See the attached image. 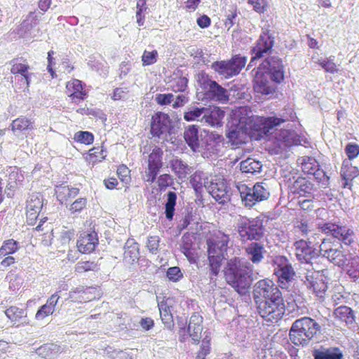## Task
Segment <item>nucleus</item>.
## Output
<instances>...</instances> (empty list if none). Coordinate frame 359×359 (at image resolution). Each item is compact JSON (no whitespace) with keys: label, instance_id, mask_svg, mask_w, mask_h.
<instances>
[{"label":"nucleus","instance_id":"41","mask_svg":"<svg viewBox=\"0 0 359 359\" xmlns=\"http://www.w3.org/2000/svg\"><path fill=\"white\" fill-rule=\"evenodd\" d=\"M184 137L188 145L195 151L199 147L198 126H189L184 133Z\"/></svg>","mask_w":359,"mask_h":359},{"label":"nucleus","instance_id":"47","mask_svg":"<svg viewBox=\"0 0 359 359\" xmlns=\"http://www.w3.org/2000/svg\"><path fill=\"white\" fill-rule=\"evenodd\" d=\"M239 126H241L240 124ZM244 134L245 132L243 129H241V128L238 129V127H236V128L229 130L226 136L229 141L232 143V144L239 145L245 142L243 138Z\"/></svg>","mask_w":359,"mask_h":359},{"label":"nucleus","instance_id":"24","mask_svg":"<svg viewBox=\"0 0 359 359\" xmlns=\"http://www.w3.org/2000/svg\"><path fill=\"white\" fill-rule=\"evenodd\" d=\"M286 186L288 190L295 194L302 196H306L308 194H311L313 189V184L306 178L298 177L294 181L289 179L286 182Z\"/></svg>","mask_w":359,"mask_h":359},{"label":"nucleus","instance_id":"21","mask_svg":"<svg viewBox=\"0 0 359 359\" xmlns=\"http://www.w3.org/2000/svg\"><path fill=\"white\" fill-rule=\"evenodd\" d=\"M273 38L269 33V29L263 31L257 41L256 46L252 49L255 55L251 59V62L255 60L259 59L264 56V53H268L273 46Z\"/></svg>","mask_w":359,"mask_h":359},{"label":"nucleus","instance_id":"49","mask_svg":"<svg viewBox=\"0 0 359 359\" xmlns=\"http://www.w3.org/2000/svg\"><path fill=\"white\" fill-rule=\"evenodd\" d=\"M188 80L184 76H176L170 81V89L175 92H184L187 88Z\"/></svg>","mask_w":359,"mask_h":359},{"label":"nucleus","instance_id":"50","mask_svg":"<svg viewBox=\"0 0 359 359\" xmlns=\"http://www.w3.org/2000/svg\"><path fill=\"white\" fill-rule=\"evenodd\" d=\"M177 196L175 192L170 191L168 194V200L165 204V216L168 219H172L175 212Z\"/></svg>","mask_w":359,"mask_h":359},{"label":"nucleus","instance_id":"60","mask_svg":"<svg viewBox=\"0 0 359 359\" xmlns=\"http://www.w3.org/2000/svg\"><path fill=\"white\" fill-rule=\"evenodd\" d=\"M53 311L50 310V308L48 306H46V304H43L41 306H39V308L38 309L36 314H35V318L36 320H43L45 318L50 316V315H53Z\"/></svg>","mask_w":359,"mask_h":359},{"label":"nucleus","instance_id":"29","mask_svg":"<svg viewBox=\"0 0 359 359\" xmlns=\"http://www.w3.org/2000/svg\"><path fill=\"white\" fill-rule=\"evenodd\" d=\"M313 359H344L343 351L337 346H320L311 352Z\"/></svg>","mask_w":359,"mask_h":359},{"label":"nucleus","instance_id":"19","mask_svg":"<svg viewBox=\"0 0 359 359\" xmlns=\"http://www.w3.org/2000/svg\"><path fill=\"white\" fill-rule=\"evenodd\" d=\"M306 286L319 299H324L327 290L329 278L323 273L318 272L316 275L306 276Z\"/></svg>","mask_w":359,"mask_h":359},{"label":"nucleus","instance_id":"55","mask_svg":"<svg viewBox=\"0 0 359 359\" xmlns=\"http://www.w3.org/2000/svg\"><path fill=\"white\" fill-rule=\"evenodd\" d=\"M87 199L86 198H79L75 200L69 208L71 213L81 212L86 208Z\"/></svg>","mask_w":359,"mask_h":359},{"label":"nucleus","instance_id":"7","mask_svg":"<svg viewBox=\"0 0 359 359\" xmlns=\"http://www.w3.org/2000/svg\"><path fill=\"white\" fill-rule=\"evenodd\" d=\"M43 199L39 193H32L26 201L25 214L27 224H34L39 220V224L46 222L48 217L43 215L40 217V212L43 208Z\"/></svg>","mask_w":359,"mask_h":359},{"label":"nucleus","instance_id":"2","mask_svg":"<svg viewBox=\"0 0 359 359\" xmlns=\"http://www.w3.org/2000/svg\"><path fill=\"white\" fill-rule=\"evenodd\" d=\"M287 306L284 303L281 292H279L267 299L259 303L257 306L259 314L264 319L271 322H277L281 319L287 309L289 312L294 310V306L299 308L302 303V297L297 294H291V298L287 300Z\"/></svg>","mask_w":359,"mask_h":359},{"label":"nucleus","instance_id":"45","mask_svg":"<svg viewBox=\"0 0 359 359\" xmlns=\"http://www.w3.org/2000/svg\"><path fill=\"white\" fill-rule=\"evenodd\" d=\"M19 243L13 239L5 241L0 248V257L12 255L18 251Z\"/></svg>","mask_w":359,"mask_h":359},{"label":"nucleus","instance_id":"20","mask_svg":"<svg viewBox=\"0 0 359 359\" xmlns=\"http://www.w3.org/2000/svg\"><path fill=\"white\" fill-rule=\"evenodd\" d=\"M201 82L203 88L205 90L206 93L211 99L221 102L229 100L227 90L216 81L209 79L208 76H202Z\"/></svg>","mask_w":359,"mask_h":359},{"label":"nucleus","instance_id":"23","mask_svg":"<svg viewBox=\"0 0 359 359\" xmlns=\"http://www.w3.org/2000/svg\"><path fill=\"white\" fill-rule=\"evenodd\" d=\"M11 129L15 135H27L35 129V123L32 118L21 115L13 120Z\"/></svg>","mask_w":359,"mask_h":359},{"label":"nucleus","instance_id":"63","mask_svg":"<svg viewBox=\"0 0 359 359\" xmlns=\"http://www.w3.org/2000/svg\"><path fill=\"white\" fill-rule=\"evenodd\" d=\"M159 237L157 236H149L148 238L147 247L152 254H156L159 246Z\"/></svg>","mask_w":359,"mask_h":359},{"label":"nucleus","instance_id":"33","mask_svg":"<svg viewBox=\"0 0 359 359\" xmlns=\"http://www.w3.org/2000/svg\"><path fill=\"white\" fill-rule=\"evenodd\" d=\"M239 236L244 240H259L264 233V226H238Z\"/></svg>","mask_w":359,"mask_h":359},{"label":"nucleus","instance_id":"28","mask_svg":"<svg viewBox=\"0 0 359 359\" xmlns=\"http://www.w3.org/2000/svg\"><path fill=\"white\" fill-rule=\"evenodd\" d=\"M321 257L327 258L329 261L339 266L346 265V255L339 248H325V243L323 242L320 245Z\"/></svg>","mask_w":359,"mask_h":359},{"label":"nucleus","instance_id":"25","mask_svg":"<svg viewBox=\"0 0 359 359\" xmlns=\"http://www.w3.org/2000/svg\"><path fill=\"white\" fill-rule=\"evenodd\" d=\"M203 318L198 313H194L187 325V334L191 338L194 344H198L201 339Z\"/></svg>","mask_w":359,"mask_h":359},{"label":"nucleus","instance_id":"13","mask_svg":"<svg viewBox=\"0 0 359 359\" xmlns=\"http://www.w3.org/2000/svg\"><path fill=\"white\" fill-rule=\"evenodd\" d=\"M259 71H264L271 81L280 83L284 80L282 61L277 57H268L259 66Z\"/></svg>","mask_w":359,"mask_h":359},{"label":"nucleus","instance_id":"42","mask_svg":"<svg viewBox=\"0 0 359 359\" xmlns=\"http://www.w3.org/2000/svg\"><path fill=\"white\" fill-rule=\"evenodd\" d=\"M158 308L162 323L168 330H172L175 323L169 306L166 304H161L158 305Z\"/></svg>","mask_w":359,"mask_h":359},{"label":"nucleus","instance_id":"59","mask_svg":"<svg viewBox=\"0 0 359 359\" xmlns=\"http://www.w3.org/2000/svg\"><path fill=\"white\" fill-rule=\"evenodd\" d=\"M277 214L276 212L262 213L256 217V224H263L269 223L276 219Z\"/></svg>","mask_w":359,"mask_h":359},{"label":"nucleus","instance_id":"12","mask_svg":"<svg viewBox=\"0 0 359 359\" xmlns=\"http://www.w3.org/2000/svg\"><path fill=\"white\" fill-rule=\"evenodd\" d=\"M302 172L306 175H313L318 182L324 183L328 180L323 170L320 168L317 160L311 156H304L298 159Z\"/></svg>","mask_w":359,"mask_h":359},{"label":"nucleus","instance_id":"52","mask_svg":"<svg viewBox=\"0 0 359 359\" xmlns=\"http://www.w3.org/2000/svg\"><path fill=\"white\" fill-rule=\"evenodd\" d=\"M183 277V273L178 266L169 267L166 271V278L171 282H179Z\"/></svg>","mask_w":359,"mask_h":359},{"label":"nucleus","instance_id":"58","mask_svg":"<svg viewBox=\"0 0 359 359\" xmlns=\"http://www.w3.org/2000/svg\"><path fill=\"white\" fill-rule=\"evenodd\" d=\"M183 224H199V217L196 211L187 210L183 218Z\"/></svg>","mask_w":359,"mask_h":359},{"label":"nucleus","instance_id":"38","mask_svg":"<svg viewBox=\"0 0 359 359\" xmlns=\"http://www.w3.org/2000/svg\"><path fill=\"white\" fill-rule=\"evenodd\" d=\"M334 316L346 325H353L355 320V312L349 306L342 305L334 309Z\"/></svg>","mask_w":359,"mask_h":359},{"label":"nucleus","instance_id":"64","mask_svg":"<svg viewBox=\"0 0 359 359\" xmlns=\"http://www.w3.org/2000/svg\"><path fill=\"white\" fill-rule=\"evenodd\" d=\"M229 12L230 13L226 15L224 21L225 27H228L229 29L233 26L234 20L237 17L238 11L236 6H232Z\"/></svg>","mask_w":359,"mask_h":359},{"label":"nucleus","instance_id":"18","mask_svg":"<svg viewBox=\"0 0 359 359\" xmlns=\"http://www.w3.org/2000/svg\"><path fill=\"white\" fill-rule=\"evenodd\" d=\"M208 189L210 194L218 203L223 204L229 200V187L224 177L216 176L212 180Z\"/></svg>","mask_w":359,"mask_h":359},{"label":"nucleus","instance_id":"9","mask_svg":"<svg viewBox=\"0 0 359 359\" xmlns=\"http://www.w3.org/2000/svg\"><path fill=\"white\" fill-rule=\"evenodd\" d=\"M147 168L145 170L144 181L150 184L154 182L156 177L163 166V151L154 146L147 156Z\"/></svg>","mask_w":359,"mask_h":359},{"label":"nucleus","instance_id":"17","mask_svg":"<svg viewBox=\"0 0 359 359\" xmlns=\"http://www.w3.org/2000/svg\"><path fill=\"white\" fill-rule=\"evenodd\" d=\"M311 242L300 240L295 243L296 256L301 262L313 264V259H316L321 256L320 246V249H316L310 246Z\"/></svg>","mask_w":359,"mask_h":359},{"label":"nucleus","instance_id":"1","mask_svg":"<svg viewBox=\"0 0 359 359\" xmlns=\"http://www.w3.org/2000/svg\"><path fill=\"white\" fill-rule=\"evenodd\" d=\"M226 283L239 294L249 292L253 278V266L247 260L234 257L227 260L224 269Z\"/></svg>","mask_w":359,"mask_h":359},{"label":"nucleus","instance_id":"44","mask_svg":"<svg viewBox=\"0 0 359 359\" xmlns=\"http://www.w3.org/2000/svg\"><path fill=\"white\" fill-rule=\"evenodd\" d=\"M204 112H205V107H193L184 112V119L187 121H201L200 118H202Z\"/></svg>","mask_w":359,"mask_h":359},{"label":"nucleus","instance_id":"16","mask_svg":"<svg viewBox=\"0 0 359 359\" xmlns=\"http://www.w3.org/2000/svg\"><path fill=\"white\" fill-rule=\"evenodd\" d=\"M65 94L72 102L79 104L88 97L86 84L77 79H72L65 85Z\"/></svg>","mask_w":359,"mask_h":359},{"label":"nucleus","instance_id":"34","mask_svg":"<svg viewBox=\"0 0 359 359\" xmlns=\"http://www.w3.org/2000/svg\"><path fill=\"white\" fill-rule=\"evenodd\" d=\"M107 156V151L103 145L93 147L88 150V154L84 156L86 162L92 166L102 162Z\"/></svg>","mask_w":359,"mask_h":359},{"label":"nucleus","instance_id":"35","mask_svg":"<svg viewBox=\"0 0 359 359\" xmlns=\"http://www.w3.org/2000/svg\"><path fill=\"white\" fill-rule=\"evenodd\" d=\"M124 260L128 264H133L140 257L139 246L133 238L127 240L124 245Z\"/></svg>","mask_w":359,"mask_h":359},{"label":"nucleus","instance_id":"43","mask_svg":"<svg viewBox=\"0 0 359 359\" xmlns=\"http://www.w3.org/2000/svg\"><path fill=\"white\" fill-rule=\"evenodd\" d=\"M241 170L245 173L259 172L262 168V164L259 161L253 158H248L242 161L240 163Z\"/></svg>","mask_w":359,"mask_h":359},{"label":"nucleus","instance_id":"37","mask_svg":"<svg viewBox=\"0 0 359 359\" xmlns=\"http://www.w3.org/2000/svg\"><path fill=\"white\" fill-rule=\"evenodd\" d=\"M62 352L60 346L53 344H44L36 349V353L46 359H55Z\"/></svg>","mask_w":359,"mask_h":359},{"label":"nucleus","instance_id":"26","mask_svg":"<svg viewBox=\"0 0 359 359\" xmlns=\"http://www.w3.org/2000/svg\"><path fill=\"white\" fill-rule=\"evenodd\" d=\"M254 90L262 95H270L275 91V88L270 84L268 76L257 67L254 76Z\"/></svg>","mask_w":359,"mask_h":359},{"label":"nucleus","instance_id":"31","mask_svg":"<svg viewBox=\"0 0 359 359\" xmlns=\"http://www.w3.org/2000/svg\"><path fill=\"white\" fill-rule=\"evenodd\" d=\"M170 167L175 175L181 180L187 179L193 171L192 167L178 158H173L170 161Z\"/></svg>","mask_w":359,"mask_h":359},{"label":"nucleus","instance_id":"53","mask_svg":"<svg viewBox=\"0 0 359 359\" xmlns=\"http://www.w3.org/2000/svg\"><path fill=\"white\" fill-rule=\"evenodd\" d=\"M158 53L156 50L152 51L144 50L142 55V62L144 67L151 65L156 62Z\"/></svg>","mask_w":359,"mask_h":359},{"label":"nucleus","instance_id":"4","mask_svg":"<svg viewBox=\"0 0 359 359\" xmlns=\"http://www.w3.org/2000/svg\"><path fill=\"white\" fill-rule=\"evenodd\" d=\"M229 242V235L220 231L218 234L207 238V253L210 275L218 276L222 262L226 259Z\"/></svg>","mask_w":359,"mask_h":359},{"label":"nucleus","instance_id":"10","mask_svg":"<svg viewBox=\"0 0 359 359\" xmlns=\"http://www.w3.org/2000/svg\"><path fill=\"white\" fill-rule=\"evenodd\" d=\"M10 65L11 73L13 75H20L22 76L20 80V86H22L23 91L28 93L32 76L29 72L30 65L28 60L22 57H18L11 60Z\"/></svg>","mask_w":359,"mask_h":359},{"label":"nucleus","instance_id":"5","mask_svg":"<svg viewBox=\"0 0 359 359\" xmlns=\"http://www.w3.org/2000/svg\"><path fill=\"white\" fill-rule=\"evenodd\" d=\"M320 333L321 325L311 317L304 316L292 324L289 330V339L294 345L304 347Z\"/></svg>","mask_w":359,"mask_h":359},{"label":"nucleus","instance_id":"30","mask_svg":"<svg viewBox=\"0 0 359 359\" xmlns=\"http://www.w3.org/2000/svg\"><path fill=\"white\" fill-rule=\"evenodd\" d=\"M224 115V111L218 107L205 108L201 121H204L210 126H221Z\"/></svg>","mask_w":359,"mask_h":359},{"label":"nucleus","instance_id":"40","mask_svg":"<svg viewBox=\"0 0 359 359\" xmlns=\"http://www.w3.org/2000/svg\"><path fill=\"white\" fill-rule=\"evenodd\" d=\"M5 314L13 325L15 323L28 324L27 320V311L17 306H10L5 311Z\"/></svg>","mask_w":359,"mask_h":359},{"label":"nucleus","instance_id":"62","mask_svg":"<svg viewBox=\"0 0 359 359\" xmlns=\"http://www.w3.org/2000/svg\"><path fill=\"white\" fill-rule=\"evenodd\" d=\"M190 183L196 191H199L203 188L202 177L197 172L191 175Z\"/></svg>","mask_w":359,"mask_h":359},{"label":"nucleus","instance_id":"14","mask_svg":"<svg viewBox=\"0 0 359 359\" xmlns=\"http://www.w3.org/2000/svg\"><path fill=\"white\" fill-rule=\"evenodd\" d=\"M280 292L272 280L262 279L257 281L252 287V297L257 306L263 300L267 299L273 294Z\"/></svg>","mask_w":359,"mask_h":359},{"label":"nucleus","instance_id":"6","mask_svg":"<svg viewBox=\"0 0 359 359\" xmlns=\"http://www.w3.org/2000/svg\"><path fill=\"white\" fill-rule=\"evenodd\" d=\"M247 57L241 55H233L229 60L217 61L212 64L213 69L225 78L238 74L245 66Z\"/></svg>","mask_w":359,"mask_h":359},{"label":"nucleus","instance_id":"32","mask_svg":"<svg viewBox=\"0 0 359 359\" xmlns=\"http://www.w3.org/2000/svg\"><path fill=\"white\" fill-rule=\"evenodd\" d=\"M98 244L97 233L93 231L83 236H81L77 241V248L81 253H90L93 252Z\"/></svg>","mask_w":359,"mask_h":359},{"label":"nucleus","instance_id":"46","mask_svg":"<svg viewBox=\"0 0 359 359\" xmlns=\"http://www.w3.org/2000/svg\"><path fill=\"white\" fill-rule=\"evenodd\" d=\"M317 63L324 69L325 72L336 74L339 72L337 65L334 62V57H325L318 59Z\"/></svg>","mask_w":359,"mask_h":359},{"label":"nucleus","instance_id":"54","mask_svg":"<svg viewBox=\"0 0 359 359\" xmlns=\"http://www.w3.org/2000/svg\"><path fill=\"white\" fill-rule=\"evenodd\" d=\"M116 174L123 183L128 184L130 182V170L126 165H120L117 168Z\"/></svg>","mask_w":359,"mask_h":359},{"label":"nucleus","instance_id":"36","mask_svg":"<svg viewBox=\"0 0 359 359\" xmlns=\"http://www.w3.org/2000/svg\"><path fill=\"white\" fill-rule=\"evenodd\" d=\"M359 175V170L356 166H353L348 160L343 161L341 168V177L344 181L343 187L346 188L349 182Z\"/></svg>","mask_w":359,"mask_h":359},{"label":"nucleus","instance_id":"22","mask_svg":"<svg viewBox=\"0 0 359 359\" xmlns=\"http://www.w3.org/2000/svg\"><path fill=\"white\" fill-rule=\"evenodd\" d=\"M323 229L324 231L328 230L334 238L346 245H350L354 241V233L347 226H323Z\"/></svg>","mask_w":359,"mask_h":359},{"label":"nucleus","instance_id":"56","mask_svg":"<svg viewBox=\"0 0 359 359\" xmlns=\"http://www.w3.org/2000/svg\"><path fill=\"white\" fill-rule=\"evenodd\" d=\"M344 151L348 160H353L359 155V145L356 143H348Z\"/></svg>","mask_w":359,"mask_h":359},{"label":"nucleus","instance_id":"3","mask_svg":"<svg viewBox=\"0 0 359 359\" xmlns=\"http://www.w3.org/2000/svg\"><path fill=\"white\" fill-rule=\"evenodd\" d=\"M290 119L288 118L276 116L264 117L251 116L240 120L241 128L251 140H259L267 135L275 126H279Z\"/></svg>","mask_w":359,"mask_h":359},{"label":"nucleus","instance_id":"15","mask_svg":"<svg viewBox=\"0 0 359 359\" xmlns=\"http://www.w3.org/2000/svg\"><path fill=\"white\" fill-rule=\"evenodd\" d=\"M150 126L152 136L160 137L161 135L170 133L172 129V121L168 114L157 111L151 116Z\"/></svg>","mask_w":359,"mask_h":359},{"label":"nucleus","instance_id":"11","mask_svg":"<svg viewBox=\"0 0 359 359\" xmlns=\"http://www.w3.org/2000/svg\"><path fill=\"white\" fill-rule=\"evenodd\" d=\"M240 189L241 196L246 206L252 207L257 202L266 199L269 196V192L263 187L262 183H256L252 188L247 186H241Z\"/></svg>","mask_w":359,"mask_h":359},{"label":"nucleus","instance_id":"8","mask_svg":"<svg viewBox=\"0 0 359 359\" xmlns=\"http://www.w3.org/2000/svg\"><path fill=\"white\" fill-rule=\"evenodd\" d=\"M273 272L277 276L279 286L282 288H287L294 279L295 272L285 256H276L273 259Z\"/></svg>","mask_w":359,"mask_h":359},{"label":"nucleus","instance_id":"57","mask_svg":"<svg viewBox=\"0 0 359 359\" xmlns=\"http://www.w3.org/2000/svg\"><path fill=\"white\" fill-rule=\"evenodd\" d=\"M248 4L252 5L254 11L258 13H264L269 7L267 0H248Z\"/></svg>","mask_w":359,"mask_h":359},{"label":"nucleus","instance_id":"39","mask_svg":"<svg viewBox=\"0 0 359 359\" xmlns=\"http://www.w3.org/2000/svg\"><path fill=\"white\" fill-rule=\"evenodd\" d=\"M245 251L249 260L257 264L263 259V254L265 252L264 245L257 242H252L245 248Z\"/></svg>","mask_w":359,"mask_h":359},{"label":"nucleus","instance_id":"48","mask_svg":"<svg viewBox=\"0 0 359 359\" xmlns=\"http://www.w3.org/2000/svg\"><path fill=\"white\" fill-rule=\"evenodd\" d=\"M74 140L76 142L90 145L93 143L95 137L94 135L89 131H78L74 133Z\"/></svg>","mask_w":359,"mask_h":359},{"label":"nucleus","instance_id":"27","mask_svg":"<svg viewBox=\"0 0 359 359\" xmlns=\"http://www.w3.org/2000/svg\"><path fill=\"white\" fill-rule=\"evenodd\" d=\"M79 189L65 184H59L55 187V196L61 205H67L79 194Z\"/></svg>","mask_w":359,"mask_h":359},{"label":"nucleus","instance_id":"51","mask_svg":"<svg viewBox=\"0 0 359 359\" xmlns=\"http://www.w3.org/2000/svg\"><path fill=\"white\" fill-rule=\"evenodd\" d=\"M99 267L97 263L91 261L79 262L76 266V271L78 273H83L86 271H97Z\"/></svg>","mask_w":359,"mask_h":359},{"label":"nucleus","instance_id":"61","mask_svg":"<svg viewBox=\"0 0 359 359\" xmlns=\"http://www.w3.org/2000/svg\"><path fill=\"white\" fill-rule=\"evenodd\" d=\"M172 177L169 174H162L157 179V184L160 189H165L172 184Z\"/></svg>","mask_w":359,"mask_h":359}]
</instances>
